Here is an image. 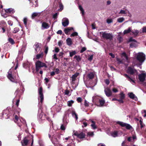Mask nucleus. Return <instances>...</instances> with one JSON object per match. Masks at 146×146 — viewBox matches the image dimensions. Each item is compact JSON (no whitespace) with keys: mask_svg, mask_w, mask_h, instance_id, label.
Returning a JSON list of instances; mask_svg holds the SVG:
<instances>
[{"mask_svg":"<svg viewBox=\"0 0 146 146\" xmlns=\"http://www.w3.org/2000/svg\"><path fill=\"white\" fill-rule=\"evenodd\" d=\"M43 56V54L42 52L41 53L38 54L36 55V58L37 59H39L40 58H42Z\"/></svg>","mask_w":146,"mask_h":146,"instance_id":"e433bc0d","label":"nucleus"},{"mask_svg":"<svg viewBox=\"0 0 146 146\" xmlns=\"http://www.w3.org/2000/svg\"><path fill=\"white\" fill-rule=\"evenodd\" d=\"M91 121L92 123V124L91 125V126L92 127V128L94 129H96L97 127L96 125L95 124V122H94V121L92 120H91Z\"/></svg>","mask_w":146,"mask_h":146,"instance_id":"72a5a7b5","label":"nucleus"},{"mask_svg":"<svg viewBox=\"0 0 146 146\" xmlns=\"http://www.w3.org/2000/svg\"><path fill=\"white\" fill-rule=\"evenodd\" d=\"M79 73L76 72L74 75H72V77L71 81L72 83H74L75 82L76 80V78L79 75Z\"/></svg>","mask_w":146,"mask_h":146,"instance_id":"aec40b11","label":"nucleus"},{"mask_svg":"<svg viewBox=\"0 0 146 146\" xmlns=\"http://www.w3.org/2000/svg\"><path fill=\"white\" fill-rule=\"evenodd\" d=\"M9 113V110L8 109H6L3 111V112L2 113V114L3 115H8Z\"/></svg>","mask_w":146,"mask_h":146,"instance_id":"7c9ffc66","label":"nucleus"},{"mask_svg":"<svg viewBox=\"0 0 146 146\" xmlns=\"http://www.w3.org/2000/svg\"><path fill=\"white\" fill-rule=\"evenodd\" d=\"M55 73L56 74H59L60 73V70L58 68H56L54 71Z\"/></svg>","mask_w":146,"mask_h":146,"instance_id":"6e6d98bb","label":"nucleus"},{"mask_svg":"<svg viewBox=\"0 0 146 146\" xmlns=\"http://www.w3.org/2000/svg\"><path fill=\"white\" fill-rule=\"evenodd\" d=\"M121 55L123 56L125 58V59H126V60H128V57H127V55H126V54L125 52H123L122 53Z\"/></svg>","mask_w":146,"mask_h":146,"instance_id":"37998d69","label":"nucleus"},{"mask_svg":"<svg viewBox=\"0 0 146 146\" xmlns=\"http://www.w3.org/2000/svg\"><path fill=\"white\" fill-rule=\"evenodd\" d=\"M28 142V140L26 138H25L22 141L21 144L23 146H26Z\"/></svg>","mask_w":146,"mask_h":146,"instance_id":"393cba45","label":"nucleus"},{"mask_svg":"<svg viewBox=\"0 0 146 146\" xmlns=\"http://www.w3.org/2000/svg\"><path fill=\"white\" fill-rule=\"evenodd\" d=\"M40 109L38 110V113L37 115L38 120L40 123H42L43 122V121L46 119L49 121H50V118L46 116L45 114H44L42 111Z\"/></svg>","mask_w":146,"mask_h":146,"instance_id":"7ed1b4c3","label":"nucleus"},{"mask_svg":"<svg viewBox=\"0 0 146 146\" xmlns=\"http://www.w3.org/2000/svg\"><path fill=\"white\" fill-rule=\"evenodd\" d=\"M38 13L35 12L33 13L31 15V18L32 19H34V18L38 15Z\"/></svg>","mask_w":146,"mask_h":146,"instance_id":"79ce46f5","label":"nucleus"},{"mask_svg":"<svg viewBox=\"0 0 146 146\" xmlns=\"http://www.w3.org/2000/svg\"><path fill=\"white\" fill-rule=\"evenodd\" d=\"M66 125H65L63 123L61 125L60 128L62 130H64L66 129Z\"/></svg>","mask_w":146,"mask_h":146,"instance_id":"ea45409f","label":"nucleus"},{"mask_svg":"<svg viewBox=\"0 0 146 146\" xmlns=\"http://www.w3.org/2000/svg\"><path fill=\"white\" fill-rule=\"evenodd\" d=\"M128 94L131 98L134 100L135 101L137 100V97L133 93H129Z\"/></svg>","mask_w":146,"mask_h":146,"instance_id":"6ab92c4d","label":"nucleus"},{"mask_svg":"<svg viewBox=\"0 0 146 146\" xmlns=\"http://www.w3.org/2000/svg\"><path fill=\"white\" fill-rule=\"evenodd\" d=\"M88 135L90 136H93L94 135L93 132H89L87 133Z\"/></svg>","mask_w":146,"mask_h":146,"instance_id":"3c124183","label":"nucleus"},{"mask_svg":"<svg viewBox=\"0 0 146 146\" xmlns=\"http://www.w3.org/2000/svg\"><path fill=\"white\" fill-rule=\"evenodd\" d=\"M78 35V33L76 32H74L71 34L70 36L71 37L77 36Z\"/></svg>","mask_w":146,"mask_h":146,"instance_id":"8fccbe9b","label":"nucleus"},{"mask_svg":"<svg viewBox=\"0 0 146 146\" xmlns=\"http://www.w3.org/2000/svg\"><path fill=\"white\" fill-rule=\"evenodd\" d=\"M58 14V13H56L53 15V18L54 19H56L57 18V17Z\"/></svg>","mask_w":146,"mask_h":146,"instance_id":"4d7b16f0","label":"nucleus"},{"mask_svg":"<svg viewBox=\"0 0 146 146\" xmlns=\"http://www.w3.org/2000/svg\"><path fill=\"white\" fill-rule=\"evenodd\" d=\"M59 7L60 8V11H61L63 9V6L62 3L60 2H59Z\"/></svg>","mask_w":146,"mask_h":146,"instance_id":"864d4df0","label":"nucleus"},{"mask_svg":"<svg viewBox=\"0 0 146 146\" xmlns=\"http://www.w3.org/2000/svg\"><path fill=\"white\" fill-rule=\"evenodd\" d=\"M136 56L137 59L140 63H141V65L145 59V55L143 53L140 52L137 54Z\"/></svg>","mask_w":146,"mask_h":146,"instance_id":"39448f33","label":"nucleus"},{"mask_svg":"<svg viewBox=\"0 0 146 146\" xmlns=\"http://www.w3.org/2000/svg\"><path fill=\"white\" fill-rule=\"evenodd\" d=\"M5 12L7 13L13 14L15 12L14 9L10 8L5 10Z\"/></svg>","mask_w":146,"mask_h":146,"instance_id":"412c9836","label":"nucleus"},{"mask_svg":"<svg viewBox=\"0 0 146 146\" xmlns=\"http://www.w3.org/2000/svg\"><path fill=\"white\" fill-rule=\"evenodd\" d=\"M9 42H10L11 44H14V40L12 38H9Z\"/></svg>","mask_w":146,"mask_h":146,"instance_id":"5fc2aeb1","label":"nucleus"},{"mask_svg":"<svg viewBox=\"0 0 146 146\" xmlns=\"http://www.w3.org/2000/svg\"><path fill=\"white\" fill-rule=\"evenodd\" d=\"M106 95L108 97H110L112 95V92L110 88H107L104 89V90Z\"/></svg>","mask_w":146,"mask_h":146,"instance_id":"f8f14e48","label":"nucleus"},{"mask_svg":"<svg viewBox=\"0 0 146 146\" xmlns=\"http://www.w3.org/2000/svg\"><path fill=\"white\" fill-rule=\"evenodd\" d=\"M34 46L35 52L37 53L40 50L41 44L38 43H36Z\"/></svg>","mask_w":146,"mask_h":146,"instance_id":"4468645a","label":"nucleus"},{"mask_svg":"<svg viewBox=\"0 0 146 146\" xmlns=\"http://www.w3.org/2000/svg\"><path fill=\"white\" fill-rule=\"evenodd\" d=\"M63 123L65 125H67L69 122L68 120L67 119V117L64 116L63 119Z\"/></svg>","mask_w":146,"mask_h":146,"instance_id":"c756f323","label":"nucleus"},{"mask_svg":"<svg viewBox=\"0 0 146 146\" xmlns=\"http://www.w3.org/2000/svg\"><path fill=\"white\" fill-rule=\"evenodd\" d=\"M120 99H124L125 97V94L123 93V92H121L120 94Z\"/></svg>","mask_w":146,"mask_h":146,"instance_id":"49530a36","label":"nucleus"},{"mask_svg":"<svg viewBox=\"0 0 146 146\" xmlns=\"http://www.w3.org/2000/svg\"><path fill=\"white\" fill-rule=\"evenodd\" d=\"M31 64L28 62L24 63L23 64V67L25 68H29L30 66L31 65Z\"/></svg>","mask_w":146,"mask_h":146,"instance_id":"5701e85b","label":"nucleus"},{"mask_svg":"<svg viewBox=\"0 0 146 146\" xmlns=\"http://www.w3.org/2000/svg\"><path fill=\"white\" fill-rule=\"evenodd\" d=\"M74 58L76 59V60L79 62L81 60V58L79 56L76 55L74 56Z\"/></svg>","mask_w":146,"mask_h":146,"instance_id":"c9c22d12","label":"nucleus"},{"mask_svg":"<svg viewBox=\"0 0 146 146\" xmlns=\"http://www.w3.org/2000/svg\"><path fill=\"white\" fill-rule=\"evenodd\" d=\"M12 69H10L7 75L8 78L11 82H13L17 83V79H18V74L16 70L14 72L13 71Z\"/></svg>","mask_w":146,"mask_h":146,"instance_id":"f03ea898","label":"nucleus"},{"mask_svg":"<svg viewBox=\"0 0 146 146\" xmlns=\"http://www.w3.org/2000/svg\"><path fill=\"white\" fill-rule=\"evenodd\" d=\"M25 50V48L23 47L21 48V50H19V55L18 57H17V59L18 58V57L19 56H21V55L23 54V52H24Z\"/></svg>","mask_w":146,"mask_h":146,"instance_id":"bb28decb","label":"nucleus"},{"mask_svg":"<svg viewBox=\"0 0 146 146\" xmlns=\"http://www.w3.org/2000/svg\"><path fill=\"white\" fill-rule=\"evenodd\" d=\"M30 5L32 6L36 7L38 6V4L36 1L33 0L30 3Z\"/></svg>","mask_w":146,"mask_h":146,"instance_id":"a878e982","label":"nucleus"},{"mask_svg":"<svg viewBox=\"0 0 146 146\" xmlns=\"http://www.w3.org/2000/svg\"><path fill=\"white\" fill-rule=\"evenodd\" d=\"M1 16L4 18H6L8 17V15L6 13L5 14L1 13Z\"/></svg>","mask_w":146,"mask_h":146,"instance_id":"338daca9","label":"nucleus"},{"mask_svg":"<svg viewBox=\"0 0 146 146\" xmlns=\"http://www.w3.org/2000/svg\"><path fill=\"white\" fill-rule=\"evenodd\" d=\"M146 77V74L145 73H143L139 75V80L141 82H143L145 79Z\"/></svg>","mask_w":146,"mask_h":146,"instance_id":"ddd939ff","label":"nucleus"},{"mask_svg":"<svg viewBox=\"0 0 146 146\" xmlns=\"http://www.w3.org/2000/svg\"><path fill=\"white\" fill-rule=\"evenodd\" d=\"M110 135L113 137H115L119 136L121 135L119 134V131H114L111 132Z\"/></svg>","mask_w":146,"mask_h":146,"instance_id":"dca6fc26","label":"nucleus"},{"mask_svg":"<svg viewBox=\"0 0 146 146\" xmlns=\"http://www.w3.org/2000/svg\"><path fill=\"white\" fill-rule=\"evenodd\" d=\"M49 137L54 144H57L59 139V134L56 133L54 130H50L48 133Z\"/></svg>","mask_w":146,"mask_h":146,"instance_id":"f257e3e1","label":"nucleus"},{"mask_svg":"<svg viewBox=\"0 0 146 146\" xmlns=\"http://www.w3.org/2000/svg\"><path fill=\"white\" fill-rule=\"evenodd\" d=\"M73 135L77 136V137L80 139L84 138L85 136V134L83 132L79 133L76 132L73 134Z\"/></svg>","mask_w":146,"mask_h":146,"instance_id":"9d476101","label":"nucleus"},{"mask_svg":"<svg viewBox=\"0 0 146 146\" xmlns=\"http://www.w3.org/2000/svg\"><path fill=\"white\" fill-rule=\"evenodd\" d=\"M116 123L119 124L122 127H125L127 129H132V127L129 124L120 121H116Z\"/></svg>","mask_w":146,"mask_h":146,"instance_id":"0eeeda50","label":"nucleus"},{"mask_svg":"<svg viewBox=\"0 0 146 146\" xmlns=\"http://www.w3.org/2000/svg\"><path fill=\"white\" fill-rule=\"evenodd\" d=\"M116 60L118 62V63L119 64L122 63V61L119 58L117 57L116 58Z\"/></svg>","mask_w":146,"mask_h":146,"instance_id":"69168bd1","label":"nucleus"},{"mask_svg":"<svg viewBox=\"0 0 146 146\" xmlns=\"http://www.w3.org/2000/svg\"><path fill=\"white\" fill-rule=\"evenodd\" d=\"M38 100L42 104L44 100V96L42 93V87H40L38 90Z\"/></svg>","mask_w":146,"mask_h":146,"instance_id":"1a4fd4ad","label":"nucleus"},{"mask_svg":"<svg viewBox=\"0 0 146 146\" xmlns=\"http://www.w3.org/2000/svg\"><path fill=\"white\" fill-rule=\"evenodd\" d=\"M86 50V48L85 47H82L81 50L80 51V52L81 53H83Z\"/></svg>","mask_w":146,"mask_h":146,"instance_id":"680f3d73","label":"nucleus"},{"mask_svg":"<svg viewBox=\"0 0 146 146\" xmlns=\"http://www.w3.org/2000/svg\"><path fill=\"white\" fill-rule=\"evenodd\" d=\"M101 98L100 96L95 95L92 97V100L94 102H98Z\"/></svg>","mask_w":146,"mask_h":146,"instance_id":"4be33fe9","label":"nucleus"},{"mask_svg":"<svg viewBox=\"0 0 146 146\" xmlns=\"http://www.w3.org/2000/svg\"><path fill=\"white\" fill-rule=\"evenodd\" d=\"M64 93L65 95L68 96H70L71 95V94L70 92L67 90H65Z\"/></svg>","mask_w":146,"mask_h":146,"instance_id":"a18cd8bd","label":"nucleus"},{"mask_svg":"<svg viewBox=\"0 0 146 146\" xmlns=\"http://www.w3.org/2000/svg\"><path fill=\"white\" fill-rule=\"evenodd\" d=\"M43 67L47 68L48 66L45 63L42 62L40 61H38L36 62V71H38L40 68Z\"/></svg>","mask_w":146,"mask_h":146,"instance_id":"423d86ee","label":"nucleus"},{"mask_svg":"<svg viewBox=\"0 0 146 146\" xmlns=\"http://www.w3.org/2000/svg\"><path fill=\"white\" fill-rule=\"evenodd\" d=\"M106 21L108 23L110 24L112 22V20L111 19H108Z\"/></svg>","mask_w":146,"mask_h":146,"instance_id":"bf43d9fd","label":"nucleus"},{"mask_svg":"<svg viewBox=\"0 0 146 146\" xmlns=\"http://www.w3.org/2000/svg\"><path fill=\"white\" fill-rule=\"evenodd\" d=\"M50 26L46 23L43 22L42 23V27H49Z\"/></svg>","mask_w":146,"mask_h":146,"instance_id":"f704fd0d","label":"nucleus"},{"mask_svg":"<svg viewBox=\"0 0 146 146\" xmlns=\"http://www.w3.org/2000/svg\"><path fill=\"white\" fill-rule=\"evenodd\" d=\"M0 24L2 25H3V26L5 27V25H6V23L5 21H2L0 22Z\"/></svg>","mask_w":146,"mask_h":146,"instance_id":"052dcab7","label":"nucleus"},{"mask_svg":"<svg viewBox=\"0 0 146 146\" xmlns=\"http://www.w3.org/2000/svg\"><path fill=\"white\" fill-rule=\"evenodd\" d=\"M124 76L125 77L127 80L129 81L131 83H135V81L133 79L135 78L134 76H130L128 75L124 74H123Z\"/></svg>","mask_w":146,"mask_h":146,"instance_id":"9b49d317","label":"nucleus"},{"mask_svg":"<svg viewBox=\"0 0 146 146\" xmlns=\"http://www.w3.org/2000/svg\"><path fill=\"white\" fill-rule=\"evenodd\" d=\"M137 139L135 135H133L132 137H130L128 138L127 140L129 142H134Z\"/></svg>","mask_w":146,"mask_h":146,"instance_id":"a211bd4d","label":"nucleus"},{"mask_svg":"<svg viewBox=\"0 0 146 146\" xmlns=\"http://www.w3.org/2000/svg\"><path fill=\"white\" fill-rule=\"evenodd\" d=\"M69 21L68 19L66 18H63L62 21V25L64 27L67 26L69 24Z\"/></svg>","mask_w":146,"mask_h":146,"instance_id":"2eb2a0df","label":"nucleus"},{"mask_svg":"<svg viewBox=\"0 0 146 146\" xmlns=\"http://www.w3.org/2000/svg\"><path fill=\"white\" fill-rule=\"evenodd\" d=\"M88 76L90 79H92L94 76V74L92 72H90L88 74Z\"/></svg>","mask_w":146,"mask_h":146,"instance_id":"473e14b6","label":"nucleus"},{"mask_svg":"<svg viewBox=\"0 0 146 146\" xmlns=\"http://www.w3.org/2000/svg\"><path fill=\"white\" fill-rule=\"evenodd\" d=\"M84 105L85 107H87L89 106L88 102L86 100H85L84 103Z\"/></svg>","mask_w":146,"mask_h":146,"instance_id":"0e129e2a","label":"nucleus"},{"mask_svg":"<svg viewBox=\"0 0 146 146\" xmlns=\"http://www.w3.org/2000/svg\"><path fill=\"white\" fill-rule=\"evenodd\" d=\"M72 115L73 117L75 118L76 120L78 119V117L77 114L76 113L75 111H73L72 112Z\"/></svg>","mask_w":146,"mask_h":146,"instance_id":"2f4dec72","label":"nucleus"},{"mask_svg":"<svg viewBox=\"0 0 146 146\" xmlns=\"http://www.w3.org/2000/svg\"><path fill=\"white\" fill-rule=\"evenodd\" d=\"M70 110L69 109L65 112V115L64 116H65L66 117H67L69 116V113H70Z\"/></svg>","mask_w":146,"mask_h":146,"instance_id":"58836bf2","label":"nucleus"},{"mask_svg":"<svg viewBox=\"0 0 146 146\" xmlns=\"http://www.w3.org/2000/svg\"><path fill=\"white\" fill-rule=\"evenodd\" d=\"M98 101L100 103V106H102L105 103L104 100L102 98Z\"/></svg>","mask_w":146,"mask_h":146,"instance_id":"c85d7f7f","label":"nucleus"},{"mask_svg":"<svg viewBox=\"0 0 146 146\" xmlns=\"http://www.w3.org/2000/svg\"><path fill=\"white\" fill-rule=\"evenodd\" d=\"M117 39L119 41V42H121L122 41L123 38L121 36H119L117 38Z\"/></svg>","mask_w":146,"mask_h":146,"instance_id":"774afa93","label":"nucleus"},{"mask_svg":"<svg viewBox=\"0 0 146 146\" xmlns=\"http://www.w3.org/2000/svg\"><path fill=\"white\" fill-rule=\"evenodd\" d=\"M73 28H65L64 30V31L66 35H69L70 34V31Z\"/></svg>","mask_w":146,"mask_h":146,"instance_id":"b1692460","label":"nucleus"},{"mask_svg":"<svg viewBox=\"0 0 146 146\" xmlns=\"http://www.w3.org/2000/svg\"><path fill=\"white\" fill-rule=\"evenodd\" d=\"M66 42L67 45L69 46H70L72 44V39L70 38H68L66 39Z\"/></svg>","mask_w":146,"mask_h":146,"instance_id":"cd10ccee","label":"nucleus"},{"mask_svg":"<svg viewBox=\"0 0 146 146\" xmlns=\"http://www.w3.org/2000/svg\"><path fill=\"white\" fill-rule=\"evenodd\" d=\"M15 122L17 123V122L18 121V123H19V118L18 116L17 115H16L15 116Z\"/></svg>","mask_w":146,"mask_h":146,"instance_id":"09e8293b","label":"nucleus"},{"mask_svg":"<svg viewBox=\"0 0 146 146\" xmlns=\"http://www.w3.org/2000/svg\"><path fill=\"white\" fill-rule=\"evenodd\" d=\"M79 9L81 11L82 13V15H83L84 14V9H83L82 6L81 5H79Z\"/></svg>","mask_w":146,"mask_h":146,"instance_id":"c03bdc74","label":"nucleus"},{"mask_svg":"<svg viewBox=\"0 0 146 146\" xmlns=\"http://www.w3.org/2000/svg\"><path fill=\"white\" fill-rule=\"evenodd\" d=\"M130 31H131V30L130 29V28H129L127 30H125L124 31V32H123L124 34H125L128 33Z\"/></svg>","mask_w":146,"mask_h":146,"instance_id":"13d9d810","label":"nucleus"},{"mask_svg":"<svg viewBox=\"0 0 146 146\" xmlns=\"http://www.w3.org/2000/svg\"><path fill=\"white\" fill-rule=\"evenodd\" d=\"M19 121L23 123V124L26 123V122L25 120L23 118H20L19 119Z\"/></svg>","mask_w":146,"mask_h":146,"instance_id":"e2e57ef3","label":"nucleus"},{"mask_svg":"<svg viewBox=\"0 0 146 146\" xmlns=\"http://www.w3.org/2000/svg\"><path fill=\"white\" fill-rule=\"evenodd\" d=\"M127 72L128 73L131 75H137L138 72L137 70L135 69L133 67H129L127 68Z\"/></svg>","mask_w":146,"mask_h":146,"instance_id":"6e6552de","label":"nucleus"},{"mask_svg":"<svg viewBox=\"0 0 146 146\" xmlns=\"http://www.w3.org/2000/svg\"><path fill=\"white\" fill-rule=\"evenodd\" d=\"M100 33L102 37L104 39L111 40L113 38V36L112 34L105 32H101Z\"/></svg>","mask_w":146,"mask_h":146,"instance_id":"20e7f679","label":"nucleus"},{"mask_svg":"<svg viewBox=\"0 0 146 146\" xmlns=\"http://www.w3.org/2000/svg\"><path fill=\"white\" fill-rule=\"evenodd\" d=\"M124 20V19L123 17H121L118 18L117 19V21L119 23H121Z\"/></svg>","mask_w":146,"mask_h":146,"instance_id":"de8ad7c7","label":"nucleus"},{"mask_svg":"<svg viewBox=\"0 0 146 146\" xmlns=\"http://www.w3.org/2000/svg\"><path fill=\"white\" fill-rule=\"evenodd\" d=\"M74 103V101L73 100H71L68 101L67 102V105L69 106H72V104Z\"/></svg>","mask_w":146,"mask_h":146,"instance_id":"4c0bfd02","label":"nucleus"},{"mask_svg":"<svg viewBox=\"0 0 146 146\" xmlns=\"http://www.w3.org/2000/svg\"><path fill=\"white\" fill-rule=\"evenodd\" d=\"M69 53L70 56L72 57L76 54V52L75 50L72 51V52H70Z\"/></svg>","mask_w":146,"mask_h":146,"instance_id":"a19ab883","label":"nucleus"},{"mask_svg":"<svg viewBox=\"0 0 146 146\" xmlns=\"http://www.w3.org/2000/svg\"><path fill=\"white\" fill-rule=\"evenodd\" d=\"M23 22L26 27L30 26V23L31 21L28 20L27 17L24 18Z\"/></svg>","mask_w":146,"mask_h":146,"instance_id":"f3484780","label":"nucleus"},{"mask_svg":"<svg viewBox=\"0 0 146 146\" xmlns=\"http://www.w3.org/2000/svg\"><path fill=\"white\" fill-rule=\"evenodd\" d=\"M19 31L18 28H14L13 30V32L14 33H16L17 32Z\"/></svg>","mask_w":146,"mask_h":146,"instance_id":"603ef678","label":"nucleus"}]
</instances>
